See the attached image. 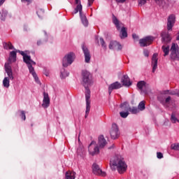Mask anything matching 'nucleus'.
<instances>
[{
	"instance_id": "58836bf2",
	"label": "nucleus",
	"mask_w": 179,
	"mask_h": 179,
	"mask_svg": "<svg viewBox=\"0 0 179 179\" xmlns=\"http://www.w3.org/2000/svg\"><path fill=\"white\" fill-rule=\"evenodd\" d=\"M171 149L173 150H179V143H174L171 145Z\"/></svg>"
},
{
	"instance_id": "b1692460",
	"label": "nucleus",
	"mask_w": 179,
	"mask_h": 179,
	"mask_svg": "<svg viewBox=\"0 0 179 179\" xmlns=\"http://www.w3.org/2000/svg\"><path fill=\"white\" fill-rule=\"evenodd\" d=\"M43 35L44 37L38 39L36 42L37 45L40 46V45H43V44H45V43H47V41H48V35H47V31H43Z\"/></svg>"
},
{
	"instance_id": "13d9d810",
	"label": "nucleus",
	"mask_w": 179,
	"mask_h": 179,
	"mask_svg": "<svg viewBox=\"0 0 179 179\" xmlns=\"http://www.w3.org/2000/svg\"><path fill=\"white\" fill-rule=\"evenodd\" d=\"M178 123H179V121H178Z\"/></svg>"
},
{
	"instance_id": "e433bc0d",
	"label": "nucleus",
	"mask_w": 179,
	"mask_h": 179,
	"mask_svg": "<svg viewBox=\"0 0 179 179\" xmlns=\"http://www.w3.org/2000/svg\"><path fill=\"white\" fill-rule=\"evenodd\" d=\"M120 117H122V118H127V117H128V115H129V112L128 110L124 111H122L120 113Z\"/></svg>"
},
{
	"instance_id": "6e6552de",
	"label": "nucleus",
	"mask_w": 179,
	"mask_h": 179,
	"mask_svg": "<svg viewBox=\"0 0 179 179\" xmlns=\"http://www.w3.org/2000/svg\"><path fill=\"white\" fill-rule=\"evenodd\" d=\"M120 133L118 126L115 123L113 124L112 127L110 129V136L111 139H118V138H120Z\"/></svg>"
},
{
	"instance_id": "f8f14e48",
	"label": "nucleus",
	"mask_w": 179,
	"mask_h": 179,
	"mask_svg": "<svg viewBox=\"0 0 179 179\" xmlns=\"http://www.w3.org/2000/svg\"><path fill=\"white\" fill-rule=\"evenodd\" d=\"M83 52L84 54L85 64H90V59H92V55H90V50L87 48V46L82 45Z\"/></svg>"
},
{
	"instance_id": "603ef678",
	"label": "nucleus",
	"mask_w": 179,
	"mask_h": 179,
	"mask_svg": "<svg viewBox=\"0 0 179 179\" xmlns=\"http://www.w3.org/2000/svg\"><path fill=\"white\" fill-rule=\"evenodd\" d=\"M132 37H133V38H138V35H136V34H134L133 35H132Z\"/></svg>"
},
{
	"instance_id": "39448f33",
	"label": "nucleus",
	"mask_w": 179,
	"mask_h": 179,
	"mask_svg": "<svg viewBox=\"0 0 179 179\" xmlns=\"http://www.w3.org/2000/svg\"><path fill=\"white\" fill-rule=\"evenodd\" d=\"M82 75H83V85L85 89V97L87 94H88L89 96L90 97V90L89 89V87L93 85L92 74H90V72L87 71H83Z\"/></svg>"
},
{
	"instance_id": "9b49d317",
	"label": "nucleus",
	"mask_w": 179,
	"mask_h": 179,
	"mask_svg": "<svg viewBox=\"0 0 179 179\" xmlns=\"http://www.w3.org/2000/svg\"><path fill=\"white\" fill-rule=\"evenodd\" d=\"M137 87L138 90L141 92V94H148V93H149V90H150L149 86L146 85V83L145 81H139L137 83Z\"/></svg>"
},
{
	"instance_id": "393cba45",
	"label": "nucleus",
	"mask_w": 179,
	"mask_h": 179,
	"mask_svg": "<svg viewBox=\"0 0 179 179\" xmlns=\"http://www.w3.org/2000/svg\"><path fill=\"white\" fill-rule=\"evenodd\" d=\"M85 101H86V110H85V118H87L89 115V113H90V96L89 94H87L85 96Z\"/></svg>"
},
{
	"instance_id": "de8ad7c7",
	"label": "nucleus",
	"mask_w": 179,
	"mask_h": 179,
	"mask_svg": "<svg viewBox=\"0 0 179 179\" xmlns=\"http://www.w3.org/2000/svg\"><path fill=\"white\" fill-rule=\"evenodd\" d=\"M143 54H144L145 57H149V50H144Z\"/></svg>"
},
{
	"instance_id": "79ce46f5",
	"label": "nucleus",
	"mask_w": 179,
	"mask_h": 179,
	"mask_svg": "<svg viewBox=\"0 0 179 179\" xmlns=\"http://www.w3.org/2000/svg\"><path fill=\"white\" fill-rule=\"evenodd\" d=\"M156 3L157 5H159V6H164V1L163 0H155Z\"/></svg>"
},
{
	"instance_id": "a18cd8bd",
	"label": "nucleus",
	"mask_w": 179,
	"mask_h": 179,
	"mask_svg": "<svg viewBox=\"0 0 179 179\" xmlns=\"http://www.w3.org/2000/svg\"><path fill=\"white\" fill-rule=\"evenodd\" d=\"M157 159H163V153L157 152Z\"/></svg>"
},
{
	"instance_id": "09e8293b",
	"label": "nucleus",
	"mask_w": 179,
	"mask_h": 179,
	"mask_svg": "<svg viewBox=\"0 0 179 179\" xmlns=\"http://www.w3.org/2000/svg\"><path fill=\"white\" fill-rule=\"evenodd\" d=\"M24 31H30V28L25 25L24 27Z\"/></svg>"
},
{
	"instance_id": "423d86ee",
	"label": "nucleus",
	"mask_w": 179,
	"mask_h": 179,
	"mask_svg": "<svg viewBox=\"0 0 179 179\" xmlns=\"http://www.w3.org/2000/svg\"><path fill=\"white\" fill-rule=\"evenodd\" d=\"M75 58H76V56L75 55V53L73 52H69L66 54L62 60V65L64 68H66L69 66V65H72L73 64V61H75Z\"/></svg>"
},
{
	"instance_id": "a19ab883",
	"label": "nucleus",
	"mask_w": 179,
	"mask_h": 179,
	"mask_svg": "<svg viewBox=\"0 0 179 179\" xmlns=\"http://www.w3.org/2000/svg\"><path fill=\"white\" fill-rule=\"evenodd\" d=\"M20 117L23 121H26V113H24V110L20 111Z\"/></svg>"
},
{
	"instance_id": "4d7b16f0",
	"label": "nucleus",
	"mask_w": 179,
	"mask_h": 179,
	"mask_svg": "<svg viewBox=\"0 0 179 179\" xmlns=\"http://www.w3.org/2000/svg\"><path fill=\"white\" fill-rule=\"evenodd\" d=\"M77 153H79V149H78V150H77Z\"/></svg>"
},
{
	"instance_id": "1a4fd4ad",
	"label": "nucleus",
	"mask_w": 179,
	"mask_h": 179,
	"mask_svg": "<svg viewBox=\"0 0 179 179\" xmlns=\"http://www.w3.org/2000/svg\"><path fill=\"white\" fill-rule=\"evenodd\" d=\"M178 45L176 43H172L171 48V59H173V61H177V59H179V52L178 50Z\"/></svg>"
},
{
	"instance_id": "c03bdc74",
	"label": "nucleus",
	"mask_w": 179,
	"mask_h": 179,
	"mask_svg": "<svg viewBox=\"0 0 179 179\" xmlns=\"http://www.w3.org/2000/svg\"><path fill=\"white\" fill-rule=\"evenodd\" d=\"M43 73L45 75V76H50V70L48 69L45 68L43 69Z\"/></svg>"
},
{
	"instance_id": "9d476101",
	"label": "nucleus",
	"mask_w": 179,
	"mask_h": 179,
	"mask_svg": "<svg viewBox=\"0 0 179 179\" xmlns=\"http://www.w3.org/2000/svg\"><path fill=\"white\" fill-rule=\"evenodd\" d=\"M120 108H122V110H124V111H130L131 114H138L140 113L138 108H136V107L130 108L129 105L127 102H124L122 104H121Z\"/></svg>"
},
{
	"instance_id": "5fc2aeb1",
	"label": "nucleus",
	"mask_w": 179,
	"mask_h": 179,
	"mask_svg": "<svg viewBox=\"0 0 179 179\" xmlns=\"http://www.w3.org/2000/svg\"><path fill=\"white\" fill-rule=\"evenodd\" d=\"M115 145L113 144L110 147H108V149H114Z\"/></svg>"
},
{
	"instance_id": "0eeeda50",
	"label": "nucleus",
	"mask_w": 179,
	"mask_h": 179,
	"mask_svg": "<svg viewBox=\"0 0 179 179\" xmlns=\"http://www.w3.org/2000/svg\"><path fill=\"white\" fill-rule=\"evenodd\" d=\"M88 151L91 156H95V155H99V153H100L99 145H97L95 141H92L88 146Z\"/></svg>"
},
{
	"instance_id": "8fccbe9b",
	"label": "nucleus",
	"mask_w": 179,
	"mask_h": 179,
	"mask_svg": "<svg viewBox=\"0 0 179 179\" xmlns=\"http://www.w3.org/2000/svg\"><path fill=\"white\" fill-rule=\"evenodd\" d=\"M32 0H21L22 2H28L29 3H31Z\"/></svg>"
},
{
	"instance_id": "aec40b11",
	"label": "nucleus",
	"mask_w": 179,
	"mask_h": 179,
	"mask_svg": "<svg viewBox=\"0 0 179 179\" xmlns=\"http://www.w3.org/2000/svg\"><path fill=\"white\" fill-rule=\"evenodd\" d=\"M109 48L110 50H117V51H120L122 50V45H120L117 41H112L110 43Z\"/></svg>"
},
{
	"instance_id": "dca6fc26",
	"label": "nucleus",
	"mask_w": 179,
	"mask_h": 179,
	"mask_svg": "<svg viewBox=\"0 0 179 179\" xmlns=\"http://www.w3.org/2000/svg\"><path fill=\"white\" fill-rule=\"evenodd\" d=\"M176 24V15L171 14L168 17L167 19V30H173L174 24Z\"/></svg>"
},
{
	"instance_id": "6e6d98bb",
	"label": "nucleus",
	"mask_w": 179,
	"mask_h": 179,
	"mask_svg": "<svg viewBox=\"0 0 179 179\" xmlns=\"http://www.w3.org/2000/svg\"><path fill=\"white\" fill-rule=\"evenodd\" d=\"M176 40H179V32H178V36H177V38H176Z\"/></svg>"
},
{
	"instance_id": "f3484780",
	"label": "nucleus",
	"mask_w": 179,
	"mask_h": 179,
	"mask_svg": "<svg viewBox=\"0 0 179 179\" xmlns=\"http://www.w3.org/2000/svg\"><path fill=\"white\" fill-rule=\"evenodd\" d=\"M162 41L164 44H167L171 41V36L169 32L164 31L161 33Z\"/></svg>"
},
{
	"instance_id": "4be33fe9",
	"label": "nucleus",
	"mask_w": 179,
	"mask_h": 179,
	"mask_svg": "<svg viewBox=\"0 0 179 179\" xmlns=\"http://www.w3.org/2000/svg\"><path fill=\"white\" fill-rule=\"evenodd\" d=\"M121 82L123 86H125L126 87H129V86L132 85V83H131V80H129V77H128L127 75H124L122 77Z\"/></svg>"
},
{
	"instance_id": "6ab92c4d",
	"label": "nucleus",
	"mask_w": 179,
	"mask_h": 179,
	"mask_svg": "<svg viewBox=\"0 0 179 179\" xmlns=\"http://www.w3.org/2000/svg\"><path fill=\"white\" fill-rule=\"evenodd\" d=\"M122 87V85L119 82H115L112 84H110L108 86V93L109 94H111L113 90H117L118 89H121Z\"/></svg>"
},
{
	"instance_id": "f257e3e1",
	"label": "nucleus",
	"mask_w": 179,
	"mask_h": 179,
	"mask_svg": "<svg viewBox=\"0 0 179 179\" xmlns=\"http://www.w3.org/2000/svg\"><path fill=\"white\" fill-rule=\"evenodd\" d=\"M21 54V55L23 57V61L25 64L27 65V68L29 71V73L32 75L36 83L38 85H41V83L40 82V80L38 79V76H37V73H36V71L34 70V67H33V65H36V62L33 61L31 59V57L29 55V51H18Z\"/></svg>"
},
{
	"instance_id": "72a5a7b5",
	"label": "nucleus",
	"mask_w": 179,
	"mask_h": 179,
	"mask_svg": "<svg viewBox=\"0 0 179 179\" xmlns=\"http://www.w3.org/2000/svg\"><path fill=\"white\" fill-rule=\"evenodd\" d=\"M162 50L164 52V57H167V55L169 54L170 52V46H162Z\"/></svg>"
},
{
	"instance_id": "a878e982",
	"label": "nucleus",
	"mask_w": 179,
	"mask_h": 179,
	"mask_svg": "<svg viewBox=\"0 0 179 179\" xmlns=\"http://www.w3.org/2000/svg\"><path fill=\"white\" fill-rule=\"evenodd\" d=\"M19 51L21 50L11 51L10 52V57L8 58L9 62H16V52H19V54L22 55V54Z\"/></svg>"
},
{
	"instance_id": "f704fd0d",
	"label": "nucleus",
	"mask_w": 179,
	"mask_h": 179,
	"mask_svg": "<svg viewBox=\"0 0 179 179\" xmlns=\"http://www.w3.org/2000/svg\"><path fill=\"white\" fill-rule=\"evenodd\" d=\"M138 108L139 111H143L145 108H146L145 105V101H142L139 103L138 106Z\"/></svg>"
},
{
	"instance_id": "f03ea898",
	"label": "nucleus",
	"mask_w": 179,
	"mask_h": 179,
	"mask_svg": "<svg viewBox=\"0 0 179 179\" xmlns=\"http://www.w3.org/2000/svg\"><path fill=\"white\" fill-rule=\"evenodd\" d=\"M110 166L111 169L116 167L120 174H124L127 171V169H128V165H127L125 159L121 155H116L110 159Z\"/></svg>"
},
{
	"instance_id": "412c9836",
	"label": "nucleus",
	"mask_w": 179,
	"mask_h": 179,
	"mask_svg": "<svg viewBox=\"0 0 179 179\" xmlns=\"http://www.w3.org/2000/svg\"><path fill=\"white\" fill-rule=\"evenodd\" d=\"M113 23L115 24L118 31H120L121 29H122V27H124V24L122 22H120V20H118L115 15H113Z\"/></svg>"
},
{
	"instance_id": "ea45409f",
	"label": "nucleus",
	"mask_w": 179,
	"mask_h": 179,
	"mask_svg": "<svg viewBox=\"0 0 179 179\" xmlns=\"http://www.w3.org/2000/svg\"><path fill=\"white\" fill-rule=\"evenodd\" d=\"M99 41L103 48H106L107 47V45H106V42L104 41V39L103 38H100Z\"/></svg>"
},
{
	"instance_id": "49530a36",
	"label": "nucleus",
	"mask_w": 179,
	"mask_h": 179,
	"mask_svg": "<svg viewBox=\"0 0 179 179\" xmlns=\"http://www.w3.org/2000/svg\"><path fill=\"white\" fill-rule=\"evenodd\" d=\"M94 2V0H88L87 6H92V4Z\"/></svg>"
},
{
	"instance_id": "2f4dec72",
	"label": "nucleus",
	"mask_w": 179,
	"mask_h": 179,
	"mask_svg": "<svg viewBox=\"0 0 179 179\" xmlns=\"http://www.w3.org/2000/svg\"><path fill=\"white\" fill-rule=\"evenodd\" d=\"M3 48L5 50H13L15 48L10 42L3 43Z\"/></svg>"
},
{
	"instance_id": "ddd939ff",
	"label": "nucleus",
	"mask_w": 179,
	"mask_h": 179,
	"mask_svg": "<svg viewBox=\"0 0 179 179\" xmlns=\"http://www.w3.org/2000/svg\"><path fill=\"white\" fill-rule=\"evenodd\" d=\"M153 40H155V37L146 36L145 38L140 39L139 44L141 47H148V45H150L151 43H153Z\"/></svg>"
},
{
	"instance_id": "7ed1b4c3",
	"label": "nucleus",
	"mask_w": 179,
	"mask_h": 179,
	"mask_svg": "<svg viewBox=\"0 0 179 179\" xmlns=\"http://www.w3.org/2000/svg\"><path fill=\"white\" fill-rule=\"evenodd\" d=\"M166 94L176 95L179 97V91L174 92L170 90H165L163 92L162 94L157 96L158 101L160 102L161 104H163L164 107L169 108L170 107L171 103H173V99H171V96H167Z\"/></svg>"
},
{
	"instance_id": "bb28decb",
	"label": "nucleus",
	"mask_w": 179,
	"mask_h": 179,
	"mask_svg": "<svg viewBox=\"0 0 179 179\" xmlns=\"http://www.w3.org/2000/svg\"><path fill=\"white\" fill-rule=\"evenodd\" d=\"M98 145L101 149H103L107 145V141L104 138V136H100L99 137Z\"/></svg>"
},
{
	"instance_id": "4c0bfd02",
	"label": "nucleus",
	"mask_w": 179,
	"mask_h": 179,
	"mask_svg": "<svg viewBox=\"0 0 179 179\" xmlns=\"http://www.w3.org/2000/svg\"><path fill=\"white\" fill-rule=\"evenodd\" d=\"M36 13H37L38 17L41 18V17H43V15H44V10L43 9H38L36 11Z\"/></svg>"
},
{
	"instance_id": "4468645a",
	"label": "nucleus",
	"mask_w": 179,
	"mask_h": 179,
	"mask_svg": "<svg viewBox=\"0 0 179 179\" xmlns=\"http://www.w3.org/2000/svg\"><path fill=\"white\" fill-rule=\"evenodd\" d=\"M4 69L8 76V79H10V80H13L15 78L13 77V71H12V66H10V62H7L4 64Z\"/></svg>"
},
{
	"instance_id": "a211bd4d",
	"label": "nucleus",
	"mask_w": 179,
	"mask_h": 179,
	"mask_svg": "<svg viewBox=\"0 0 179 179\" xmlns=\"http://www.w3.org/2000/svg\"><path fill=\"white\" fill-rule=\"evenodd\" d=\"M50 96H48V93L43 92V99L42 103V107L43 108H48L50 107Z\"/></svg>"
},
{
	"instance_id": "cd10ccee",
	"label": "nucleus",
	"mask_w": 179,
	"mask_h": 179,
	"mask_svg": "<svg viewBox=\"0 0 179 179\" xmlns=\"http://www.w3.org/2000/svg\"><path fill=\"white\" fill-rule=\"evenodd\" d=\"M120 38L124 39L128 37V33L127 32V28L122 27L121 30L120 31Z\"/></svg>"
},
{
	"instance_id": "7c9ffc66",
	"label": "nucleus",
	"mask_w": 179,
	"mask_h": 179,
	"mask_svg": "<svg viewBox=\"0 0 179 179\" xmlns=\"http://www.w3.org/2000/svg\"><path fill=\"white\" fill-rule=\"evenodd\" d=\"M0 15H1V20H5L6 16H8V10H6V9L3 8L1 11H0Z\"/></svg>"
},
{
	"instance_id": "c85d7f7f",
	"label": "nucleus",
	"mask_w": 179,
	"mask_h": 179,
	"mask_svg": "<svg viewBox=\"0 0 179 179\" xmlns=\"http://www.w3.org/2000/svg\"><path fill=\"white\" fill-rule=\"evenodd\" d=\"M75 176H76V173L67 171L65 174L66 179H75Z\"/></svg>"
},
{
	"instance_id": "c756f323",
	"label": "nucleus",
	"mask_w": 179,
	"mask_h": 179,
	"mask_svg": "<svg viewBox=\"0 0 179 179\" xmlns=\"http://www.w3.org/2000/svg\"><path fill=\"white\" fill-rule=\"evenodd\" d=\"M67 76H69V72L65 70V69H62L60 75L61 79H65Z\"/></svg>"
},
{
	"instance_id": "5701e85b",
	"label": "nucleus",
	"mask_w": 179,
	"mask_h": 179,
	"mask_svg": "<svg viewBox=\"0 0 179 179\" xmlns=\"http://www.w3.org/2000/svg\"><path fill=\"white\" fill-rule=\"evenodd\" d=\"M152 73H155L156 72V69H157V54L155 53L152 57Z\"/></svg>"
},
{
	"instance_id": "c9c22d12",
	"label": "nucleus",
	"mask_w": 179,
	"mask_h": 179,
	"mask_svg": "<svg viewBox=\"0 0 179 179\" xmlns=\"http://www.w3.org/2000/svg\"><path fill=\"white\" fill-rule=\"evenodd\" d=\"M179 120L176 117V114L172 113L171 115V122L172 124H176V122H178Z\"/></svg>"
},
{
	"instance_id": "20e7f679",
	"label": "nucleus",
	"mask_w": 179,
	"mask_h": 179,
	"mask_svg": "<svg viewBox=\"0 0 179 179\" xmlns=\"http://www.w3.org/2000/svg\"><path fill=\"white\" fill-rule=\"evenodd\" d=\"M75 6L76 7L72 12V15H76V13H79L82 24L85 27H87V26H89V20H87V17H86V15L83 13V6L80 3V0H75Z\"/></svg>"
},
{
	"instance_id": "864d4df0",
	"label": "nucleus",
	"mask_w": 179,
	"mask_h": 179,
	"mask_svg": "<svg viewBox=\"0 0 179 179\" xmlns=\"http://www.w3.org/2000/svg\"><path fill=\"white\" fill-rule=\"evenodd\" d=\"M5 2V0H0V6L1 5H3V3Z\"/></svg>"
},
{
	"instance_id": "37998d69",
	"label": "nucleus",
	"mask_w": 179,
	"mask_h": 179,
	"mask_svg": "<svg viewBox=\"0 0 179 179\" xmlns=\"http://www.w3.org/2000/svg\"><path fill=\"white\" fill-rule=\"evenodd\" d=\"M148 1L149 0H138V5L140 6H143V5H145V3L148 2Z\"/></svg>"
},
{
	"instance_id": "3c124183",
	"label": "nucleus",
	"mask_w": 179,
	"mask_h": 179,
	"mask_svg": "<svg viewBox=\"0 0 179 179\" xmlns=\"http://www.w3.org/2000/svg\"><path fill=\"white\" fill-rule=\"evenodd\" d=\"M116 1L120 3H124V2L125 1V0H116Z\"/></svg>"
},
{
	"instance_id": "473e14b6",
	"label": "nucleus",
	"mask_w": 179,
	"mask_h": 179,
	"mask_svg": "<svg viewBox=\"0 0 179 179\" xmlns=\"http://www.w3.org/2000/svg\"><path fill=\"white\" fill-rule=\"evenodd\" d=\"M9 80L10 79L8 77L4 78L3 80V85L4 87H6L7 89L8 87H9V86H10Z\"/></svg>"
},
{
	"instance_id": "2eb2a0df",
	"label": "nucleus",
	"mask_w": 179,
	"mask_h": 179,
	"mask_svg": "<svg viewBox=\"0 0 179 179\" xmlns=\"http://www.w3.org/2000/svg\"><path fill=\"white\" fill-rule=\"evenodd\" d=\"M92 171L96 176L106 177V172L103 171L101 169H100V166L96 163H94L92 165Z\"/></svg>"
}]
</instances>
